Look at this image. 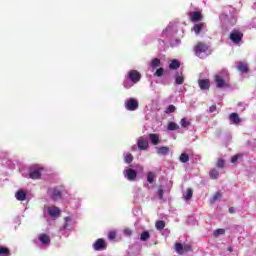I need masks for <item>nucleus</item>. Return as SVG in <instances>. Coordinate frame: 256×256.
<instances>
[{
  "mask_svg": "<svg viewBox=\"0 0 256 256\" xmlns=\"http://www.w3.org/2000/svg\"><path fill=\"white\" fill-rule=\"evenodd\" d=\"M165 113L169 114V113H175V106L174 105H169L166 110Z\"/></svg>",
  "mask_w": 256,
  "mask_h": 256,
  "instance_id": "obj_48",
  "label": "nucleus"
},
{
  "mask_svg": "<svg viewBox=\"0 0 256 256\" xmlns=\"http://www.w3.org/2000/svg\"><path fill=\"white\" fill-rule=\"evenodd\" d=\"M229 120L232 125H239V123H241V118L239 117V114L235 112L230 114Z\"/></svg>",
  "mask_w": 256,
  "mask_h": 256,
  "instance_id": "obj_21",
  "label": "nucleus"
},
{
  "mask_svg": "<svg viewBox=\"0 0 256 256\" xmlns=\"http://www.w3.org/2000/svg\"><path fill=\"white\" fill-rule=\"evenodd\" d=\"M155 227L157 229V231H163V229H165V221L163 220H159L156 222Z\"/></svg>",
  "mask_w": 256,
  "mask_h": 256,
  "instance_id": "obj_34",
  "label": "nucleus"
},
{
  "mask_svg": "<svg viewBox=\"0 0 256 256\" xmlns=\"http://www.w3.org/2000/svg\"><path fill=\"white\" fill-rule=\"evenodd\" d=\"M2 165H4V167H8V169H15V163L9 158V156L4 162H2Z\"/></svg>",
  "mask_w": 256,
  "mask_h": 256,
  "instance_id": "obj_28",
  "label": "nucleus"
},
{
  "mask_svg": "<svg viewBox=\"0 0 256 256\" xmlns=\"http://www.w3.org/2000/svg\"><path fill=\"white\" fill-rule=\"evenodd\" d=\"M123 158L126 165H131V163H133V154H131L130 152H124Z\"/></svg>",
  "mask_w": 256,
  "mask_h": 256,
  "instance_id": "obj_25",
  "label": "nucleus"
},
{
  "mask_svg": "<svg viewBox=\"0 0 256 256\" xmlns=\"http://www.w3.org/2000/svg\"><path fill=\"white\" fill-rule=\"evenodd\" d=\"M195 218H193L192 216L188 217L187 223H189V225H191V221H194Z\"/></svg>",
  "mask_w": 256,
  "mask_h": 256,
  "instance_id": "obj_56",
  "label": "nucleus"
},
{
  "mask_svg": "<svg viewBox=\"0 0 256 256\" xmlns=\"http://www.w3.org/2000/svg\"><path fill=\"white\" fill-rule=\"evenodd\" d=\"M184 82H185V78H183V76L179 75V72H177L175 75L176 85H183Z\"/></svg>",
  "mask_w": 256,
  "mask_h": 256,
  "instance_id": "obj_31",
  "label": "nucleus"
},
{
  "mask_svg": "<svg viewBox=\"0 0 256 256\" xmlns=\"http://www.w3.org/2000/svg\"><path fill=\"white\" fill-rule=\"evenodd\" d=\"M137 145L139 151H148L149 150V141L147 136H141L137 139Z\"/></svg>",
  "mask_w": 256,
  "mask_h": 256,
  "instance_id": "obj_13",
  "label": "nucleus"
},
{
  "mask_svg": "<svg viewBox=\"0 0 256 256\" xmlns=\"http://www.w3.org/2000/svg\"><path fill=\"white\" fill-rule=\"evenodd\" d=\"M9 249L3 246H0V256H10Z\"/></svg>",
  "mask_w": 256,
  "mask_h": 256,
  "instance_id": "obj_44",
  "label": "nucleus"
},
{
  "mask_svg": "<svg viewBox=\"0 0 256 256\" xmlns=\"http://www.w3.org/2000/svg\"><path fill=\"white\" fill-rule=\"evenodd\" d=\"M169 152H170V150H169V147H167V146L156 147L157 155H162L165 157L169 154Z\"/></svg>",
  "mask_w": 256,
  "mask_h": 256,
  "instance_id": "obj_23",
  "label": "nucleus"
},
{
  "mask_svg": "<svg viewBox=\"0 0 256 256\" xmlns=\"http://www.w3.org/2000/svg\"><path fill=\"white\" fill-rule=\"evenodd\" d=\"M139 81H141V73L137 70H130L124 77L122 85L124 89H131L133 86L137 85Z\"/></svg>",
  "mask_w": 256,
  "mask_h": 256,
  "instance_id": "obj_4",
  "label": "nucleus"
},
{
  "mask_svg": "<svg viewBox=\"0 0 256 256\" xmlns=\"http://www.w3.org/2000/svg\"><path fill=\"white\" fill-rule=\"evenodd\" d=\"M61 215V209L57 206L44 207L43 217L44 219H57Z\"/></svg>",
  "mask_w": 256,
  "mask_h": 256,
  "instance_id": "obj_10",
  "label": "nucleus"
},
{
  "mask_svg": "<svg viewBox=\"0 0 256 256\" xmlns=\"http://www.w3.org/2000/svg\"><path fill=\"white\" fill-rule=\"evenodd\" d=\"M148 139L154 147L157 145H161V136L158 133H150L148 134Z\"/></svg>",
  "mask_w": 256,
  "mask_h": 256,
  "instance_id": "obj_16",
  "label": "nucleus"
},
{
  "mask_svg": "<svg viewBox=\"0 0 256 256\" xmlns=\"http://www.w3.org/2000/svg\"><path fill=\"white\" fill-rule=\"evenodd\" d=\"M115 237H117V232L115 231H110L108 233V239H110L111 241H113V239H115Z\"/></svg>",
  "mask_w": 256,
  "mask_h": 256,
  "instance_id": "obj_49",
  "label": "nucleus"
},
{
  "mask_svg": "<svg viewBox=\"0 0 256 256\" xmlns=\"http://www.w3.org/2000/svg\"><path fill=\"white\" fill-rule=\"evenodd\" d=\"M216 166L218 167V169H223V167H225V160H223V158H219Z\"/></svg>",
  "mask_w": 256,
  "mask_h": 256,
  "instance_id": "obj_46",
  "label": "nucleus"
},
{
  "mask_svg": "<svg viewBox=\"0 0 256 256\" xmlns=\"http://www.w3.org/2000/svg\"><path fill=\"white\" fill-rule=\"evenodd\" d=\"M126 111H137L139 109V101L135 98H129L124 103Z\"/></svg>",
  "mask_w": 256,
  "mask_h": 256,
  "instance_id": "obj_12",
  "label": "nucleus"
},
{
  "mask_svg": "<svg viewBox=\"0 0 256 256\" xmlns=\"http://www.w3.org/2000/svg\"><path fill=\"white\" fill-rule=\"evenodd\" d=\"M183 198L186 201H191V199H193V189L188 188L187 191L183 194Z\"/></svg>",
  "mask_w": 256,
  "mask_h": 256,
  "instance_id": "obj_29",
  "label": "nucleus"
},
{
  "mask_svg": "<svg viewBox=\"0 0 256 256\" xmlns=\"http://www.w3.org/2000/svg\"><path fill=\"white\" fill-rule=\"evenodd\" d=\"M92 248L94 251H105L107 249V242H105V239L99 238L92 244Z\"/></svg>",
  "mask_w": 256,
  "mask_h": 256,
  "instance_id": "obj_14",
  "label": "nucleus"
},
{
  "mask_svg": "<svg viewBox=\"0 0 256 256\" xmlns=\"http://www.w3.org/2000/svg\"><path fill=\"white\" fill-rule=\"evenodd\" d=\"M164 193H165V192L163 191V187L160 186L159 189H158V191H157V193H156V195H157V197H158L160 200H162Z\"/></svg>",
  "mask_w": 256,
  "mask_h": 256,
  "instance_id": "obj_47",
  "label": "nucleus"
},
{
  "mask_svg": "<svg viewBox=\"0 0 256 256\" xmlns=\"http://www.w3.org/2000/svg\"><path fill=\"white\" fill-rule=\"evenodd\" d=\"M216 77H221L222 79H229V71L227 69H223L219 75H216Z\"/></svg>",
  "mask_w": 256,
  "mask_h": 256,
  "instance_id": "obj_38",
  "label": "nucleus"
},
{
  "mask_svg": "<svg viewBox=\"0 0 256 256\" xmlns=\"http://www.w3.org/2000/svg\"><path fill=\"white\" fill-rule=\"evenodd\" d=\"M44 168L40 164H34L28 168V178L33 180L41 179Z\"/></svg>",
  "mask_w": 256,
  "mask_h": 256,
  "instance_id": "obj_9",
  "label": "nucleus"
},
{
  "mask_svg": "<svg viewBox=\"0 0 256 256\" xmlns=\"http://www.w3.org/2000/svg\"><path fill=\"white\" fill-rule=\"evenodd\" d=\"M179 159L181 163H189V154L183 152Z\"/></svg>",
  "mask_w": 256,
  "mask_h": 256,
  "instance_id": "obj_39",
  "label": "nucleus"
},
{
  "mask_svg": "<svg viewBox=\"0 0 256 256\" xmlns=\"http://www.w3.org/2000/svg\"><path fill=\"white\" fill-rule=\"evenodd\" d=\"M15 198L17 201H27V192H25L23 189H20L16 192Z\"/></svg>",
  "mask_w": 256,
  "mask_h": 256,
  "instance_id": "obj_22",
  "label": "nucleus"
},
{
  "mask_svg": "<svg viewBox=\"0 0 256 256\" xmlns=\"http://www.w3.org/2000/svg\"><path fill=\"white\" fill-rule=\"evenodd\" d=\"M230 40L234 45H241V43H243V32L237 29L232 30L230 33Z\"/></svg>",
  "mask_w": 256,
  "mask_h": 256,
  "instance_id": "obj_11",
  "label": "nucleus"
},
{
  "mask_svg": "<svg viewBox=\"0 0 256 256\" xmlns=\"http://www.w3.org/2000/svg\"><path fill=\"white\" fill-rule=\"evenodd\" d=\"M220 235H225V229L218 228V229L214 230V232H213L214 237H220Z\"/></svg>",
  "mask_w": 256,
  "mask_h": 256,
  "instance_id": "obj_41",
  "label": "nucleus"
},
{
  "mask_svg": "<svg viewBox=\"0 0 256 256\" xmlns=\"http://www.w3.org/2000/svg\"><path fill=\"white\" fill-rule=\"evenodd\" d=\"M227 251H228L229 253H233V255H237V250H235V249L233 248V246H228V247H227Z\"/></svg>",
  "mask_w": 256,
  "mask_h": 256,
  "instance_id": "obj_51",
  "label": "nucleus"
},
{
  "mask_svg": "<svg viewBox=\"0 0 256 256\" xmlns=\"http://www.w3.org/2000/svg\"><path fill=\"white\" fill-rule=\"evenodd\" d=\"M162 231V235H164V237H169V233H171V231H169V229H165V228H163V230H161Z\"/></svg>",
  "mask_w": 256,
  "mask_h": 256,
  "instance_id": "obj_52",
  "label": "nucleus"
},
{
  "mask_svg": "<svg viewBox=\"0 0 256 256\" xmlns=\"http://www.w3.org/2000/svg\"><path fill=\"white\" fill-rule=\"evenodd\" d=\"M210 179H219V170L216 168L211 169L209 172Z\"/></svg>",
  "mask_w": 256,
  "mask_h": 256,
  "instance_id": "obj_32",
  "label": "nucleus"
},
{
  "mask_svg": "<svg viewBox=\"0 0 256 256\" xmlns=\"http://www.w3.org/2000/svg\"><path fill=\"white\" fill-rule=\"evenodd\" d=\"M239 17V12L233 6L224 7L222 13L219 15L221 26L226 31L237 25V18Z\"/></svg>",
  "mask_w": 256,
  "mask_h": 256,
  "instance_id": "obj_2",
  "label": "nucleus"
},
{
  "mask_svg": "<svg viewBox=\"0 0 256 256\" xmlns=\"http://www.w3.org/2000/svg\"><path fill=\"white\" fill-rule=\"evenodd\" d=\"M147 181L150 183V185L155 182V172L150 171L147 173Z\"/></svg>",
  "mask_w": 256,
  "mask_h": 256,
  "instance_id": "obj_35",
  "label": "nucleus"
},
{
  "mask_svg": "<svg viewBox=\"0 0 256 256\" xmlns=\"http://www.w3.org/2000/svg\"><path fill=\"white\" fill-rule=\"evenodd\" d=\"M63 193H65V186L63 185L50 187L47 190V195L52 201H59V199H63Z\"/></svg>",
  "mask_w": 256,
  "mask_h": 256,
  "instance_id": "obj_6",
  "label": "nucleus"
},
{
  "mask_svg": "<svg viewBox=\"0 0 256 256\" xmlns=\"http://www.w3.org/2000/svg\"><path fill=\"white\" fill-rule=\"evenodd\" d=\"M49 183H58L59 182V176L57 174H50L48 177Z\"/></svg>",
  "mask_w": 256,
  "mask_h": 256,
  "instance_id": "obj_37",
  "label": "nucleus"
},
{
  "mask_svg": "<svg viewBox=\"0 0 256 256\" xmlns=\"http://www.w3.org/2000/svg\"><path fill=\"white\" fill-rule=\"evenodd\" d=\"M167 129L168 131H177V129H179V124L175 122H169L167 125Z\"/></svg>",
  "mask_w": 256,
  "mask_h": 256,
  "instance_id": "obj_33",
  "label": "nucleus"
},
{
  "mask_svg": "<svg viewBox=\"0 0 256 256\" xmlns=\"http://www.w3.org/2000/svg\"><path fill=\"white\" fill-rule=\"evenodd\" d=\"M151 237V234H149V231H144L140 235V241H147Z\"/></svg>",
  "mask_w": 256,
  "mask_h": 256,
  "instance_id": "obj_42",
  "label": "nucleus"
},
{
  "mask_svg": "<svg viewBox=\"0 0 256 256\" xmlns=\"http://www.w3.org/2000/svg\"><path fill=\"white\" fill-rule=\"evenodd\" d=\"M139 150V145L138 144H134L131 146V151H138Z\"/></svg>",
  "mask_w": 256,
  "mask_h": 256,
  "instance_id": "obj_55",
  "label": "nucleus"
},
{
  "mask_svg": "<svg viewBox=\"0 0 256 256\" xmlns=\"http://www.w3.org/2000/svg\"><path fill=\"white\" fill-rule=\"evenodd\" d=\"M178 31L177 22H170L158 39L161 47H179V45H181V39L175 38Z\"/></svg>",
  "mask_w": 256,
  "mask_h": 256,
  "instance_id": "obj_1",
  "label": "nucleus"
},
{
  "mask_svg": "<svg viewBox=\"0 0 256 256\" xmlns=\"http://www.w3.org/2000/svg\"><path fill=\"white\" fill-rule=\"evenodd\" d=\"M124 235H127L129 237V236L133 235V232L131 231V229L126 228V229H124Z\"/></svg>",
  "mask_w": 256,
  "mask_h": 256,
  "instance_id": "obj_53",
  "label": "nucleus"
},
{
  "mask_svg": "<svg viewBox=\"0 0 256 256\" xmlns=\"http://www.w3.org/2000/svg\"><path fill=\"white\" fill-rule=\"evenodd\" d=\"M158 67H161V59L159 58L152 59V61L150 62V69L152 71H155Z\"/></svg>",
  "mask_w": 256,
  "mask_h": 256,
  "instance_id": "obj_24",
  "label": "nucleus"
},
{
  "mask_svg": "<svg viewBox=\"0 0 256 256\" xmlns=\"http://www.w3.org/2000/svg\"><path fill=\"white\" fill-rule=\"evenodd\" d=\"M241 161H243V154L241 153L236 154L231 158V163H233L234 165L237 163H241Z\"/></svg>",
  "mask_w": 256,
  "mask_h": 256,
  "instance_id": "obj_27",
  "label": "nucleus"
},
{
  "mask_svg": "<svg viewBox=\"0 0 256 256\" xmlns=\"http://www.w3.org/2000/svg\"><path fill=\"white\" fill-rule=\"evenodd\" d=\"M198 85L201 91H208V89L211 87V82H209V79H199Z\"/></svg>",
  "mask_w": 256,
  "mask_h": 256,
  "instance_id": "obj_19",
  "label": "nucleus"
},
{
  "mask_svg": "<svg viewBox=\"0 0 256 256\" xmlns=\"http://www.w3.org/2000/svg\"><path fill=\"white\" fill-rule=\"evenodd\" d=\"M180 125L183 129H187V127H190L191 122L187 120V118H182L180 121Z\"/></svg>",
  "mask_w": 256,
  "mask_h": 256,
  "instance_id": "obj_36",
  "label": "nucleus"
},
{
  "mask_svg": "<svg viewBox=\"0 0 256 256\" xmlns=\"http://www.w3.org/2000/svg\"><path fill=\"white\" fill-rule=\"evenodd\" d=\"M7 159H9V153H7L6 151H0V161L4 163L5 161H7Z\"/></svg>",
  "mask_w": 256,
  "mask_h": 256,
  "instance_id": "obj_40",
  "label": "nucleus"
},
{
  "mask_svg": "<svg viewBox=\"0 0 256 256\" xmlns=\"http://www.w3.org/2000/svg\"><path fill=\"white\" fill-rule=\"evenodd\" d=\"M179 67H181V62H179L177 59L172 60L169 64V69L172 70L179 69Z\"/></svg>",
  "mask_w": 256,
  "mask_h": 256,
  "instance_id": "obj_30",
  "label": "nucleus"
},
{
  "mask_svg": "<svg viewBox=\"0 0 256 256\" xmlns=\"http://www.w3.org/2000/svg\"><path fill=\"white\" fill-rule=\"evenodd\" d=\"M237 69L240 71V73H249V67L243 62L237 63Z\"/></svg>",
  "mask_w": 256,
  "mask_h": 256,
  "instance_id": "obj_26",
  "label": "nucleus"
},
{
  "mask_svg": "<svg viewBox=\"0 0 256 256\" xmlns=\"http://www.w3.org/2000/svg\"><path fill=\"white\" fill-rule=\"evenodd\" d=\"M143 171H145V168L141 164L126 166L123 170V176L124 179H127V181H130L131 183L137 181L138 175L143 174Z\"/></svg>",
  "mask_w": 256,
  "mask_h": 256,
  "instance_id": "obj_3",
  "label": "nucleus"
},
{
  "mask_svg": "<svg viewBox=\"0 0 256 256\" xmlns=\"http://www.w3.org/2000/svg\"><path fill=\"white\" fill-rule=\"evenodd\" d=\"M229 213H235V208L230 207V208H229Z\"/></svg>",
  "mask_w": 256,
  "mask_h": 256,
  "instance_id": "obj_58",
  "label": "nucleus"
},
{
  "mask_svg": "<svg viewBox=\"0 0 256 256\" xmlns=\"http://www.w3.org/2000/svg\"><path fill=\"white\" fill-rule=\"evenodd\" d=\"M208 113H217V105H212L208 109Z\"/></svg>",
  "mask_w": 256,
  "mask_h": 256,
  "instance_id": "obj_50",
  "label": "nucleus"
},
{
  "mask_svg": "<svg viewBox=\"0 0 256 256\" xmlns=\"http://www.w3.org/2000/svg\"><path fill=\"white\" fill-rule=\"evenodd\" d=\"M238 107H243V102H239Z\"/></svg>",
  "mask_w": 256,
  "mask_h": 256,
  "instance_id": "obj_59",
  "label": "nucleus"
},
{
  "mask_svg": "<svg viewBox=\"0 0 256 256\" xmlns=\"http://www.w3.org/2000/svg\"><path fill=\"white\" fill-rule=\"evenodd\" d=\"M221 199V192H216L215 195L210 199V203H217Z\"/></svg>",
  "mask_w": 256,
  "mask_h": 256,
  "instance_id": "obj_43",
  "label": "nucleus"
},
{
  "mask_svg": "<svg viewBox=\"0 0 256 256\" xmlns=\"http://www.w3.org/2000/svg\"><path fill=\"white\" fill-rule=\"evenodd\" d=\"M32 242L38 249H47L51 245V238H49V235L42 233L37 238H34Z\"/></svg>",
  "mask_w": 256,
  "mask_h": 256,
  "instance_id": "obj_7",
  "label": "nucleus"
},
{
  "mask_svg": "<svg viewBox=\"0 0 256 256\" xmlns=\"http://www.w3.org/2000/svg\"><path fill=\"white\" fill-rule=\"evenodd\" d=\"M190 19L192 23H197V21L203 19V15L199 11L190 12Z\"/></svg>",
  "mask_w": 256,
  "mask_h": 256,
  "instance_id": "obj_20",
  "label": "nucleus"
},
{
  "mask_svg": "<svg viewBox=\"0 0 256 256\" xmlns=\"http://www.w3.org/2000/svg\"><path fill=\"white\" fill-rule=\"evenodd\" d=\"M194 53L196 57H199V59H205L209 57L211 50L209 49V45L203 42H198L197 45L194 47Z\"/></svg>",
  "mask_w": 256,
  "mask_h": 256,
  "instance_id": "obj_8",
  "label": "nucleus"
},
{
  "mask_svg": "<svg viewBox=\"0 0 256 256\" xmlns=\"http://www.w3.org/2000/svg\"><path fill=\"white\" fill-rule=\"evenodd\" d=\"M191 244H181V243H176L175 249L178 255H185V253H189L191 251Z\"/></svg>",
  "mask_w": 256,
  "mask_h": 256,
  "instance_id": "obj_15",
  "label": "nucleus"
},
{
  "mask_svg": "<svg viewBox=\"0 0 256 256\" xmlns=\"http://www.w3.org/2000/svg\"><path fill=\"white\" fill-rule=\"evenodd\" d=\"M75 225H77V222L75 221V219H73V217H65L64 224L59 229V235H61L62 237H69V235H71V232L75 231Z\"/></svg>",
  "mask_w": 256,
  "mask_h": 256,
  "instance_id": "obj_5",
  "label": "nucleus"
},
{
  "mask_svg": "<svg viewBox=\"0 0 256 256\" xmlns=\"http://www.w3.org/2000/svg\"><path fill=\"white\" fill-rule=\"evenodd\" d=\"M192 31H194L195 35H200V33H205L207 31L204 23H196L194 24Z\"/></svg>",
  "mask_w": 256,
  "mask_h": 256,
  "instance_id": "obj_17",
  "label": "nucleus"
},
{
  "mask_svg": "<svg viewBox=\"0 0 256 256\" xmlns=\"http://www.w3.org/2000/svg\"><path fill=\"white\" fill-rule=\"evenodd\" d=\"M250 27H251L252 29H256V18H254V19L251 21Z\"/></svg>",
  "mask_w": 256,
  "mask_h": 256,
  "instance_id": "obj_54",
  "label": "nucleus"
},
{
  "mask_svg": "<svg viewBox=\"0 0 256 256\" xmlns=\"http://www.w3.org/2000/svg\"><path fill=\"white\" fill-rule=\"evenodd\" d=\"M139 213H141V210H139V209H136V210H134V215H139Z\"/></svg>",
  "mask_w": 256,
  "mask_h": 256,
  "instance_id": "obj_57",
  "label": "nucleus"
},
{
  "mask_svg": "<svg viewBox=\"0 0 256 256\" xmlns=\"http://www.w3.org/2000/svg\"><path fill=\"white\" fill-rule=\"evenodd\" d=\"M163 73H165V69L160 67V68L156 69L154 75H155V77H163Z\"/></svg>",
  "mask_w": 256,
  "mask_h": 256,
  "instance_id": "obj_45",
  "label": "nucleus"
},
{
  "mask_svg": "<svg viewBox=\"0 0 256 256\" xmlns=\"http://www.w3.org/2000/svg\"><path fill=\"white\" fill-rule=\"evenodd\" d=\"M227 79L221 78V76H215V82L217 89H223L225 87H229V84H227Z\"/></svg>",
  "mask_w": 256,
  "mask_h": 256,
  "instance_id": "obj_18",
  "label": "nucleus"
}]
</instances>
